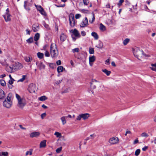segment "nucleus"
Segmentation results:
<instances>
[{"label":"nucleus","instance_id":"obj_1","mask_svg":"<svg viewBox=\"0 0 156 156\" xmlns=\"http://www.w3.org/2000/svg\"><path fill=\"white\" fill-rule=\"evenodd\" d=\"M133 53L134 56L139 60L144 56H145V54H144L143 51L137 47L134 49Z\"/></svg>","mask_w":156,"mask_h":156},{"label":"nucleus","instance_id":"obj_2","mask_svg":"<svg viewBox=\"0 0 156 156\" xmlns=\"http://www.w3.org/2000/svg\"><path fill=\"white\" fill-rule=\"evenodd\" d=\"M16 96L18 101V106L20 108H23L26 104L25 99L23 98H21L17 94H16Z\"/></svg>","mask_w":156,"mask_h":156},{"label":"nucleus","instance_id":"obj_3","mask_svg":"<svg viewBox=\"0 0 156 156\" xmlns=\"http://www.w3.org/2000/svg\"><path fill=\"white\" fill-rule=\"evenodd\" d=\"M50 51L51 56L52 58L56 57L58 55V52L56 45L54 44H52L50 47Z\"/></svg>","mask_w":156,"mask_h":156},{"label":"nucleus","instance_id":"obj_4","mask_svg":"<svg viewBox=\"0 0 156 156\" xmlns=\"http://www.w3.org/2000/svg\"><path fill=\"white\" fill-rule=\"evenodd\" d=\"M11 94L9 93L8 94L6 98L3 102V105L6 108H10L12 105V102L11 101L12 98Z\"/></svg>","mask_w":156,"mask_h":156},{"label":"nucleus","instance_id":"obj_5","mask_svg":"<svg viewBox=\"0 0 156 156\" xmlns=\"http://www.w3.org/2000/svg\"><path fill=\"white\" fill-rule=\"evenodd\" d=\"M37 89L36 85L35 83H31L29 85L28 90L30 93H34Z\"/></svg>","mask_w":156,"mask_h":156},{"label":"nucleus","instance_id":"obj_6","mask_svg":"<svg viewBox=\"0 0 156 156\" xmlns=\"http://www.w3.org/2000/svg\"><path fill=\"white\" fill-rule=\"evenodd\" d=\"M69 20L70 26L72 27H74L76 24L75 21L74 15L73 14L71 13L69 15Z\"/></svg>","mask_w":156,"mask_h":156},{"label":"nucleus","instance_id":"obj_7","mask_svg":"<svg viewBox=\"0 0 156 156\" xmlns=\"http://www.w3.org/2000/svg\"><path fill=\"white\" fill-rule=\"evenodd\" d=\"M11 15L9 13V9L8 8L6 10V12L5 15H3V17L4 18L5 21L6 22L10 21L11 20Z\"/></svg>","mask_w":156,"mask_h":156},{"label":"nucleus","instance_id":"obj_8","mask_svg":"<svg viewBox=\"0 0 156 156\" xmlns=\"http://www.w3.org/2000/svg\"><path fill=\"white\" fill-rule=\"evenodd\" d=\"M88 25V19L87 17H85L82 21L80 23V26L81 27H84Z\"/></svg>","mask_w":156,"mask_h":156},{"label":"nucleus","instance_id":"obj_9","mask_svg":"<svg viewBox=\"0 0 156 156\" xmlns=\"http://www.w3.org/2000/svg\"><path fill=\"white\" fill-rule=\"evenodd\" d=\"M119 141V139L116 137H113L110 138L109 140V142L112 144H115Z\"/></svg>","mask_w":156,"mask_h":156},{"label":"nucleus","instance_id":"obj_10","mask_svg":"<svg viewBox=\"0 0 156 156\" xmlns=\"http://www.w3.org/2000/svg\"><path fill=\"white\" fill-rule=\"evenodd\" d=\"M6 70L9 73H12L13 72V70L17 69V68L14 66V64L10 66H9L8 64V66H6Z\"/></svg>","mask_w":156,"mask_h":156},{"label":"nucleus","instance_id":"obj_11","mask_svg":"<svg viewBox=\"0 0 156 156\" xmlns=\"http://www.w3.org/2000/svg\"><path fill=\"white\" fill-rule=\"evenodd\" d=\"M32 3L31 0L30 2L25 1L24 3V6L25 9L29 11L30 10V8L29 7H27V6H31L32 5Z\"/></svg>","mask_w":156,"mask_h":156},{"label":"nucleus","instance_id":"obj_12","mask_svg":"<svg viewBox=\"0 0 156 156\" xmlns=\"http://www.w3.org/2000/svg\"><path fill=\"white\" fill-rule=\"evenodd\" d=\"M36 65L39 68L40 70L44 69L45 68V66L42 62H37L36 63Z\"/></svg>","mask_w":156,"mask_h":156},{"label":"nucleus","instance_id":"obj_13","mask_svg":"<svg viewBox=\"0 0 156 156\" xmlns=\"http://www.w3.org/2000/svg\"><path fill=\"white\" fill-rule=\"evenodd\" d=\"M70 32H72L76 37L79 38L80 37V35L78 31L76 29H74L73 30H70Z\"/></svg>","mask_w":156,"mask_h":156},{"label":"nucleus","instance_id":"obj_14","mask_svg":"<svg viewBox=\"0 0 156 156\" xmlns=\"http://www.w3.org/2000/svg\"><path fill=\"white\" fill-rule=\"evenodd\" d=\"M39 25L37 24H34L32 27L33 31L34 32L37 31L39 29Z\"/></svg>","mask_w":156,"mask_h":156},{"label":"nucleus","instance_id":"obj_15","mask_svg":"<svg viewBox=\"0 0 156 156\" xmlns=\"http://www.w3.org/2000/svg\"><path fill=\"white\" fill-rule=\"evenodd\" d=\"M95 60V57L93 55L89 57V62L90 66H92L93 65V63L94 62Z\"/></svg>","mask_w":156,"mask_h":156},{"label":"nucleus","instance_id":"obj_16","mask_svg":"<svg viewBox=\"0 0 156 156\" xmlns=\"http://www.w3.org/2000/svg\"><path fill=\"white\" fill-rule=\"evenodd\" d=\"M72 51L74 54H75L76 52H78L79 51V49L78 48L73 49L72 50ZM74 55L75 58H77L78 59H80V57L76 54H75Z\"/></svg>","mask_w":156,"mask_h":156},{"label":"nucleus","instance_id":"obj_17","mask_svg":"<svg viewBox=\"0 0 156 156\" xmlns=\"http://www.w3.org/2000/svg\"><path fill=\"white\" fill-rule=\"evenodd\" d=\"M40 134V133L39 132L35 131L31 133L30 134V137L33 138L38 136Z\"/></svg>","mask_w":156,"mask_h":156},{"label":"nucleus","instance_id":"obj_18","mask_svg":"<svg viewBox=\"0 0 156 156\" xmlns=\"http://www.w3.org/2000/svg\"><path fill=\"white\" fill-rule=\"evenodd\" d=\"M46 140H44L41 141L40 144V148H44L46 147Z\"/></svg>","mask_w":156,"mask_h":156},{"label":"nucleus","instance_id":"obj_19","mask_svg":"<svg viewBox=\"0 0 156 156\" xmlns=\"http://www.w3.org/2000/svg\"><path fill=\"white\" fill-rule=\"evenodd\" d=\"M81 115L82 118L84 120L87 119L90 116V115L88 113L81 114Z\"/></svg>","mask_w":156,"mask_h":156},{"label":"nucleus","instance_id":"obj_20","mask_svg":"<svg viewBox=\"0 0 156 156\" xmlns=\"http://www.w3.org/2000/svg\"><path fill=\"white\" fill-rule=\"evenodd\" d=\"M25 61L27 62H31L32 61V58L31 56H26L24 58Z\"/></svg>","mask_w":156,"mask_h":156},{"label":"nucleus","instance_id":"obj_21","mask_svg":"<svg viewBox=\"0 0 156 156\" xmlns=\"http://www.w3.org/2000/svg\"><path fill=\"white\" fill-rule=\"evenodd\" d=\"M5 97L4 91L2 89H0V99H3Z\"/></svg>","mask_w":156,"mask_h":156},{"label":"nucleus","instance_id":"obj_22","mask_svg":"<svg viewBox=\"0 0 156 156\" xmlns=\"http://www.w3.org/2000/svg\"><path fill=\"white\" fill-rule=\"evenodd\" d=\"M91 35L95 39L98 40V36L96 32H92Z\"/></svg>","mask_w":156,"mask_h":156},{"label":"nucleus","instance_id":"obj_23","mask_svg":"<svg viewBox=\"0 0 156 156\" xmlns=\"http://www.w3.org/2000/svg\"><path fill=\"white\" fill-rule=\"evenodd\" d=\"M63 69L65 70V69L62 66H58L57 68V71L58 73L62 72Z\"/></svg>","mask_w":156,"mask_h":156},{"label":"nucleus","instance_id":"obj_24","mask_svg":"<svg viewBox=\"0 0 156 156\" xmlns=\"http://www.w3.org/2000/svg\"><path fill=\"white\" fill-rule=\"evenodd\" d=\"M151 66L150 67V69L153 71L156 72V62L154 64H151Z\"/></svg>","mask_w":156,"mask_h":156},{"label":"nucleus","instance_id":"obj_25","mask_svg":"<svg viewBox=\"0 0 156 156\" xmlns=\"http://www.w3.org/2000/svg\"><path fill=\"white\" fill-rule=\"evenodd\" d=\"M66 116H62L60 118V119L63 125H64L66 123Z\"/></svg>","mask_w":156,"mask_h":156},{"label":"nucleus","instance_id":"obj_26","mask_svg":"<svg viewBox=\"0 0 156 156\" xmlns=\"http://www.w3.org/2000/svg\"><path fill=\"white\" fill-rule=\"evenodd\" d=\"M102 71L105 73L107 76H109L111 73V72L108 71L106 69H103Z\"/></svg>","mask_w":156,"mask_h":156},{"label":"nucleus","instance_id":"obj_27","mask_svg":"<svg viewBox=\"0 0 156 156\" xmlns=\"http://www.w3.org/2000/svg\"><path fill=\"white\" fill-rule=\"evenodd\" d=\"M92 17L91 19L90 18L89 19V21L91 23H92L94 22V21L95 20V17H94V14L93 12L92 13Z\"/></svg>","mask_w":156,"mask_h":156},{"label":"nucleus","instance_id":"obj_28","mask_svg":"<svg viewBox=\"0 0 156 156\" xmlns=\"http://www.w3.org/2000/svg\"><path fill=\"white\" fill-rule=\"evenodd\" d=\"M66 36L63 34H62L60 36V39L62 41H64L66 39Z\"/></svg>","mask_w":156,"mask_h":156},{"label":"nucleus","instance_id":"obj_29","mask_svg":"<svg viewBox=\"0 0 156 156\" xmlns=\"http://www.w3.org/2000/svg\"><path fill=\"white\" fill-rule=\"evenodd\" d=\"M103 46L102 43L100 41H99L98 44H96V47L98 48H101L103 47Z\"/></svg>","mask_w":156,"mask_h":156},{"label":"nucleus","instance_id":"obj_30","mask_svg":"<svg viewBox=\"0 0 156 156\" xmlns=\"http://www.w3.org/2000/svg\"><path fill=\"white\" fill-rule=\"evenodd\" d=\"M47 99V97L45 96H41L38 98V100L40 101H44Z\"/></svg>","mask_w":156,"mask_h":156},{"label":"nucleus","instance_id":"obj_31","mask_svg":"<svg viewBox=\"0 0 156 156\" xmlns=\"http://www.w3.org/2000/svg\"><path fill=\"white\" fill-rule=\"evenodd\" d=\"M100 29L103 31H104L106 30V27L102 24L100 23Z\"/></svg>","mask_w":156,"mask_h":156},{"label":"nucleus","instance_id":"obj_32","mask_svg":"<svg viewBox=\"0 0 156 156\" xmlns=\"http://www.w3.org/2000/svg\"><path fill=\"white\" fill-rule=\"evenodd\" d=\"M33 150L32 149H31L29 150V151H27L25 154V155L27 156L29 154L30 155H31L32 154Z\"/></svg>","mask_w":156,"mask_h":156},{"label":"nucleus","instance_id":"obj_33","mask_svg":"<svg viewBox=\"0 0 156 156\" xmlns=\"http://www.w3.org/2000/svg\"><path fill=\"white\" fill-rule=\"evenodd\" d=\"M39 37H40L39 34L38 33H37V34H35V35L34 36V40L35 41H37L39 39Z\"/></svg>","mask_w":156,"mask_h":156},{"label":"nucleus","instance_id":"obj_34","mask_svg":"<svg viewBox=\"0 0 156 156\" xmlns=\"http://www.w3.org/2000/svg\"><path fill=\"white\" fill-rule=\"evenodd\" d=\"M38 57L40 59H42L44 56V54L43 53L38 52L37 54Z\"/></svg>","mask_w":156,"mask_h":156},{"label":"nucleus","instance_id":"obj_35","mask_svg":"<svg viewBox=\"0 0 156 156\" xmlns=\"http://www.w3.org/2000/svg\"><path fill=\"white\" fill-rule=\"evenodd\" d=\"M8 153L7 152H0V156H8Z\"/></svg>","mask_w":156,"mask_h":156},{"label":"nucleus","instance_id":"obj_36","mask_svg":"<svg viewBox=\"0 0 156 156\" xmlns=\"http://www.w3.org/2000/svg\"><path fill=\"white\" fill-rule=\"evenodd\" d=\"M57 137H61L62 136L61 133L58 132H56L54 133Z\"/></svg>","mask_w":156,"mask_h":156},{"label":"nucleus","instance_id":"obj_37","mask_svg":"<svg viewBox=\"0 0 156 156\" xmlns=\"http://www.w3.org/2000/svg\"><path fill=\"white\" fill-rule=\"evenodd\" d=\"M15 65L16 66H17L18 67V68H17L18 69H21L23 67L22 64L20 63H16L15 64Z\"/></svg>","mask_w":156,"mask_h":156},{"label":"nucleus","instance_id":"obj_38","mask_svg":"<svg viewBox=\"0 0 156 156\" xmlns=\"http://www.w3.org/2000/svg\"><path fill=\"white\" fill-rule=\"evenodd\" d=\"M26 75H23L22 76V77L21 79L19 80H18V82H23L25 79H26Z\"/></svg>","mask_w":156,"mask_h":156},{"label":"nucleus","instance_id":"obj_39","mask_svg":"<svg viewBox=\"0 0 156 156\" xmlns=\"http://www.w3.org/2000/svg\"><path fill=\"white\" fill-rule=\"evenodd\" d=\"M129 39L128 38L126 39L123 41V44L124 45H126L129 42Z\"/></svg>","mask_w":156,"mask_h":156},{"label":"nucleus","instance_id":"obj_40","mask_svg":"<svg viewBox=\"0 0 156 156\" xmlns=\"http://www.w3.org/2000/svg\"><path fill=\"white\" fill-rule=\"evenodd\" d=\"M49 66L51 68L53 69L55 68L56 65L55 63H49Z\"/></svg>","mask_w":156,"mask_h":156},{"label":"nucleus","instance_id":"obj_41","mask_svg":"<svg viewBox=\"0 0 156 156\" xmlns=\"http://www.w3.org/2000/svg\"><path fill=\"white\" fill-rule=\"evenodd\" d=\"M0 83L1 85L3 86H5L6 85V83L5 81L4 80H0Z\"/></svg>","mask_w":156,"mask_h":156},{"label":"nucleus","instance_id":"obj_42","mask_svg":"<svg viewBox=\"0 0 156 156\" xmlns=\"http://www.w3.org/2000/svg\"><path fill=\"white\" fill-rule=\"evenodd\" d=\"M141 136L142 137H147L149 135L147 133L144 132L142 133Z\"/></svg>","mask_w":156,"mask_h":156},{"label":"nucleus","instance_id":"obj_43","mask_svg":"<svg viewBox=\"0 0 156 156\" xmlns=\"http://www.w3.org/2000/svg\"><path fill=\"white\" fill-rule=\"evenodd\" d=\"M0 63L2 66H8V64L6 62L5 60L4 62H3L2 61H1L0 62Z\"/></svg>","mask_w":156,"mask_h":156},{"label":"nucleus","instance_id":"obj_44","mask_svg":"<svg viewBox=\"0 0 156 156\" xmlns=\"http://www.w3.org/2000/svg\"><path fill=\"white\" fill-rule=\"evenodd\" d=\"M89 52L90 54H93L94 53V49L93 48L90 47L89 48Z\"/></svg>","mask_w":156,"mask_h":156},{"label":"nucleus","instance_id":"obj_45","mask_svg":"<svg viewBox=\"0 0 156 156\" xmlns=\"http://www.w3.org/2000/svg\"><path fill=\"white\" fill-rule=\"evenodd\" d=\"M33 38L32 37H30L27 40V41L28 43H30L33 42Z\"/></svg>","mask_w":156,"mask_h":156},{"label":"nucleus","instance_id":"obj_46","mask_svg":"<svg viewBox=\"0 0 156 156\" xmlns=\"http://www.w3.org/2000/svg\"><path fill=\"white\" fill-rule=\"evenodd\" d=\"M140 149H138L136 150L135 152V155L136 156H138L140 154Z\"/></svg>","mask_w":156,"mask_h":156},{"label":"nucleus","instance_id":"obj_47","mask_svg":"<svg viewBox=\"0 0 156 156\" xmlns=\"http://www.w3.org/2000/svg\"><path fill=\"white\" fill-rule=\"evenodd\" d=\"M35 5L37 9L39 11H41L43 9L40 5H37L36 4H35Z\"/></svg>","mask_w":156,"mask_h":156},{"label":"nucleus","instance_id":"obj_48","mask_svg":"<svg viewBox=\"0 0 156 156\" xmlns=\"http://www.w3.org/2000/svg\"><path fill=\"white\" fill-rule=\"evenodd\" d=\"M82 118V116L81 115V114L77 116L76 119L78 121H80L81 120V119Z\"/></svg>","mask_w":156,"mask_h":156},{"label":"nucleus","instance_id":"obj_49","mask_svg":"<svg viewBox=\"0 0 156 156\" xmlns=\"http://www.w3.org/2000/svg\"><path fill=\"white\" fill-rule=\"evenodd\" d=\"M46 57H48L50 56V55L49 53V52L47 50H46L45 53H44Z\"/></svg>","mask_w":156,"mask_h":156},{"label":"nucleus","instance_id":"obj_50","mask_svg":"<svg viewBox=\"0 0 156 156\" xmlns=\"http://www.w3.org/2000/svg\"><path fill=\"white\" fill-rule=\"evenodd\" d=\"M124 0H119V2L118 3V5L119 6H121L122 3L124 2Z\"/></svg>","mask_w":156,"mask_h":156},{"label":"nucleus","instance_id":"obj_51","mask_svg":"<svg viewBox=\"0 0 156 156\" xmlns=\"http://www.w3.org/2000/svg\"><path fill=\"white\" fill-rule=\"evenodd\" d=\"M83 2L85 5H87L89 3V0H83Z\"/></svg>","mask_w":156,"mask_h":156},{"label":"nucleus","instance_id":"obj_52","mask_svg":"<svg viewBox=\"0 0 156 156\" xmlns=\"http://www.w3.org/2000/svg\"><path fill=\"white\" fill-rule=\"evenodd\" d=\"M81 14H76L75 17L76 19H78L80 18L81 17Z\"/></svg>","mask_w":156,"mask_h":156},{"label":"nucleus","instance_id":"obj_53","mask_svg":"<svg viewBox=\"0 0 156 156\" xmlns=\"http://www.w3.org/2000/svg\"><path fill=\"white\" fill-rule=\"evenodd\" d=\"M40 13L44 16L46 15V13L43 9H42V10H41V11H40Z\"/></svg>","mask_w":156,"mask_h":156},{"label":"nucleus","instance_id":"obj_54","mask_svg":"<svg viewBox=\"0 0 156 156\" xmlns=\"http://www.w3.org/2000/svg\"><path fill=\"white\" fill-rule=\"evenodd\" d=\"M62 149V147H59V148H57L56 150V152L57 153H59L61 151Z\"/></svg>","mask_w":156,"mask_h":156},{"label":"nucleus","instance_id":"obj_55","mask_svg":"<svg viewBox=\"0 0 156 156\" xmlns=\"http://www.w3.org/2000/svg\"><path fill=\"white\" fill-rule=\"evenodd\" d=\"M46 113H44L42 114L41 115V117L42 119H43L46 116Z\"/></svg>","mask_w":156,"mask_h":156},{"label":"nucleus","instance_id":"obj_56","mask_svg":"<svg viewBox=\"0 0 156 156\" xmlns=\"http://www.w3.org/2000/svg\"><path fill=\"white\" fill-rule=\"evenodd\" d=\"M14 81V79H11L10 80H9V83L11 85L13 83Z\"/></svg>","mask_w":156,"mask_h":156},{"label":"nucleus","instance_id":"obj_57","mask_svg":"<svg viewBox=\"0 0 156 156\" xmlns=\"http://www.w3.org/2000/svg\"><path fill=\"white\" fill-rule=\"evenodd\" d=\"M109 61L110 59L109 58H108V59L105 61V64L106 65H109Z\"/></svg>","mask_w":156,"mask_h":156},{"label":"nucleus","instance_id":"obj_58","mask_svg":"<svg viewBox=\"0 0 156 156\" xmlns=\"http://www.w3.org/2000/svg\"><path fill=\"white\" fill-rule=\"evenodd\" d=\"M81 34L82 36H85V35H86V33L84 31H81Z\"/></svg>","mask_w":156,"mask_h":156},{"label":"nucleus","instance_id":"obj_59","mask_svg":"<svg viewBox=\"0 0 156 156\" xmlns=\"http://www.w3.org/2000/svg\"><path fill=\"white\" fill-rule=\"evenodd\" d=\"M90 136L91 137V139H93V138L96 136V135L94 133L93 134H91L90 135Z\"/></svg>","mask_w":156,"mask_h":156},{"label":"nucleus","instance_id":"obj_60","mask_svg":"<svg viewBox=\"0 0 156 156\" xmlns=\"http://www.w3.org/2000/svg\"><path fill=\"white\" fill-rule=\"evenodd\" d=\"M61 61L60 60H58L56 62V64L57 65H59L61 64Z\"/></svg>","mask_w":156,"mask_h":156},{"label":"nucleus","instance_id":"obj_61","mask_svg":"<svg viewBox=\"0 0 156 156\" xmlns=\"http://www.w3.org/2000/svg\"><path fill=\"white\" fill-rule=\"evenodd\" d=\"M56 6L57 7H64L65 6V4H63V5H56Z\"/></svg>","mask_w":156,"mask_h":156},{"label":"nucleus","instance_id":"obj_62","mask_svg":"<svg viewBox=\"0 0 156 156\" xmlns=\"http://www.w3.org/2000/svg\"><path fill=\"white\" fill-rule=\"evenodd\" d=\"M148 147L147 146H145L142 148V150L143 151H145L148 148Z\"/></svg>","mask_w":156,"mask_h":156},{"label":"nucleus","instance_id":"obj_63","mask_svg":"<svg viewBox=\"0 0 156 156\" xmlns=\"http://www.w3.org/2000/svg\"><path fill=\"white\" fill-rule=\"evenodd\" d=\"M62 81V80H58L56 82V83L57 84H58L61 83Z\"/></svg>","mask_w":156,"mask_h":156},{"label":"nucleus","instance_id":"obj_64","mask_svg":"<svg viewBox=\"0 0 156 156\" xmlns=\"http://www.w3.org/2000/svg\"><path fill=\"white\" fill-rule=\"evenodd\" d=\"M111 64H112V66H113L114 67H115L116 66V65L115 63V62L113 61L112 62Z\"/></svg>","mask_w":156,"mask_h":156}]
</instances>
